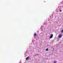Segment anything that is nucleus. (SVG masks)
Returning a JSON list of instances; mask_svg holds the SVG:
<instances>
[{"label": "nucleus", "instance_id": "obj_5", "mask_svg": "<svg viewBox=\"0 0 63 63\" xmlns=\"http://www.w3.org/2000/svg\"><path fill=\"white\" fill-rule=\"evenodd\" d=\"M63 32V30H62L61 31V33H62Z\"/></svg>", "mask_w": 63, "mask_h": 63}, {"label": "nucleus", "instance_id": "obj_6", "mask_svg": "<svg viewBox=\"0 0 63 63\" xmlns=\"http://www.w3.org/2000/svg\"><path fill=\"white\" fill-rule=\"evenodd\" d=\"M48 50V49H46V51H47Z\"/></svg>", "mask_w": 63, "mask_h": 63}, {"label": "nucleus", "instance_id": "obj_7", "mask_svg": "<svg viewBox=\"0 0 63 63\" xmlns=\"http://www.w3.org/2000/svg\"><path fill=\"white\" fill-rule=\"evenodd\" d=\"M54 63H56V62H54Z\"/></svg>", "mask_w": 63, "mask_h": 63}, {"label": "nucleus", "instance_id": "obj_2", "mask_svg": "<svg viewBox=\"0 0 63 63\" xmlns=\"http://www.w3.org/2000/svg\"><path fill=\"white\" fill-rule=\"evenodd\" d=\"M62 36V34H61V33L59 34V38H61V37Z\"/></svg>", "mask_w": 63, "mask_h": 63}, {"label": "nucleus", "instance_id": "obj_8", "mask_svg": "<svg viewBox=\"0 0 63 63\" xmlns=\"http://www.w3.org/2000/svg\"><path fill=\"white\" fill-rule=\"evenodd\" d=\"M60 12H62V10H60Z\"/></svg>", "mask_w": 63, "mask_h": 63}, {"label": "nucleus", "instance_id": "obj_1", "mask_svg": "<svg viewBox=\"0 0 63 63\" xmlns=\"http://www.w3.org/2000/svg\"><path fill=\"white\" fill-rule=\"evenodd\" d=\"M53 37V34H51L50 35L49 37V39H51Z\"/></svg>", "mask_w": 63, "mask_h": 63}, {"label": "nucleus", "instance_id": "obj_3", "mask_svg": "<svg viewBox=\"0 0 63 63\" xmlns=\"http://www.w3.org/2000/svg\"><path fill=\"white\" fill-rule=\"evenodd\" d=\"M33 36H36V33H34V34Z\"/></svg>", "mask_w": 63, "mask_h": 63}, {"label": "nucleus", "instance_id": "obj_4", "mask_svg": "<svg viewBox=\"0 0 63 63\" xmlns=\"http://www.w3.org/2000/svg\"><path fill=\"white\" fill-rule=\"evenodd\" d=\"M29 58V57H28L26 59V60H27Z\"/></svg>", "mask_w": 63, "mask_h": 63}]
</instances>
